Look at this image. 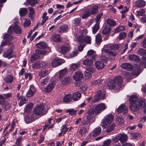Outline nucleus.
I'll return each mask as SVG.
<instances>
[{"label":"nucleus","instance_id":"nucleus-1","mask_svg":"<svg viewBox=\"0 0 146 146\" xmlns=\"http://www.w3.org/2000/svg\"><path fill=\"white\" fill-rule=\"evenodd\" d=\"M73 32L76 40L79 43H82L85 42L87 44H91V38L89 36H83L82 30L79 29H74L73 30Z\"/></svg>","mask_w":146,"mask_h":146},{"label":"nucleus","instance_id":"nucleus-2","mask_svg":"<svg viewBox=\"0 0 146 146\" xmlns=\"http://www.w3.org/2000/svg\"><path fill=\"white\" fill-rule=\"evenodd\" d=\"M114 117L111 114H108L105 117L102 121L103 125L106 128V131L107 133H109L113 130L115 126L114 124L110 125L113 121Z\"/></svg>","mask_w":146,"mask_h":146},{"label":"nucleus","instance_id":"nucleus-3","mask_svg":"<svg viewBox=\"0 0 146 146\" xmlns=\"http://www.w3.org/2000/svg\"><path fill=\"white\" fill-rule=\"evenodd\" d=\"M137 97L135 95L131 96L129 98V108L131 112H137L139 110L137 104Z\"/></svg>","mask_w":146,"mask_h":146},{"label":"nucleus","instance_id":"nucleus-4","mask_svg":"<svg viewBox=\"0 0 146 146\" xmlns=\"http://www.w3.org/2000/svg\"><path fill=\"white\" fill-rule=\"evenodd\" d=\"M122 79L121 76H118L114 80L109 82L107 84V87L109 89L112 90L114 89L115 87L116 83L118 86H121L122 83Z\"/></svg>","mask_w":146,"mask_h":146},{"label":"nucleus","instance_id":"nucleus-5","mask_svg":"<svg viewBox=\"0 0 146 146\" xmlns=\"http://www.w3.org/2000/svg\"><path fill=\"white\" fill-rule=\"evenodd\" d=\"M45 111L44 105L41 104L38 105L34 109V112L33 113L35 115V117L37 118L39 115H43L46 113Z\"/></svg>","mask_w":146,"mask_h":146},{"label":"nucleus","instance_id":"nucleus-6","mask_svg":"<svg viewBox=\"0 0 146 146\" xmlns=\"http://www.w3.org/2000/svg\"><path fill=\"white\" fill-rule=\"evenodd\" d=\"M105 92L103 90H98L94 98L92 100L93 103L96 102L98 101L100 99L103 100L105 97Z\"/></svg>","mask_w":146,"mask_h":146},{"label":"nucleus","instance_id":"nucleus-7","mask_svg":"<svg viewBox=\"0 0 146 146\" xmlns=\"http://www.w3.org/2000/svg\"><path fill=\"white\" fill-rule=\"evenodd\" d=\"M13 31L17 34H20L21 33L22 30L21 27L17 25L10 27L8 30V32L11 33Z\"/></svg>","mask_w":146,"mask_h":146},{"label":"nucleus","instance_id":"nucleus-8","mask_svg":"<svg viewBox=\"0 0 146 146\" xmlns=\"http://www.w3.org/2000/svg\"><path fill=\"white\" fill-rule=\"evenodd\" d=\"M98 12V10H87L84 12L82 15V18L86 19L92 15L96 14Z\"/></svg>","mask_w":146,"mask_h":146},{"label":"nucleus","instance_id":"nucleus-9","mask_svg":"<svg viewBox=\"0 0 146 146\" xmlns=\"http://www.w3.org/2000/svg\"><path fill=\"white\" fill-rule=\"evenodd\" d=\"M55 82V81H52L51 83L49 84L45 88L44 91L46 93H49L51 92L54 88Z\"/></svg>","mask_w":146,"mask_h":146},{"label":"nucleus","instance_id":"nucleus-10","mask_svg":"<svg viewBox=\"0 0 146 146\" xmlns=\"http://www.w3.org/2000/svg\"><path fill=\"white\" fill-rule=\"evenodd\" d=\"M137 104L139 107L144 109L145 111H146V104L145 100L144 99H138L137 98Z\"/></svg>","mask_w":146,"mask_h":146},{"label":"nucleus","instance_id":"nucleus-11","mask_svg":"<svg viewBox=\"0 0 146 146\" xmlns=\"http://www.w3.org/2000/svg\"><path fill=\"white\" fill-rule=\"evenodd\" d=\"M117 111L118 113L125 114L127 113V108L124 104H121L117 108Z\"/></svg>","mask_w":146,"mask_h":146},{"label":"nucleus","instance_id":"nucleus-12","mask_svg":"<svg viewBox=\"0 0 146 146\" xmlns=\"http://www.w3.org/2000/svg\"><path fill=\"white\" fill-rule=\"evenodd\" d=\"M37 119L35 115L32 113L30 116L27 115L25 117V120L26 123H28L32 122L33 121Z\"/></svg>","mask_w":146,"mask_h":146},{"label":"nucleus","instance_id":"nucleus-13","mask_svg":"<svg viewBox=\"0 0 146 146\" xmlns=\"http://www.w3.org/2000/svg\"><path fill=\"white\" fill-rule=\"evenodd\" d=\"M101 131V128L98 127L95 128L90 134L91 136L95 137L99 135Z\"/></svg>","mask_w":146,"mask_h":146},{"label":"nucleus","instance_id":"nucleus-14","mask_svg":"<svg viewBox=\"0 0 146 146\" xmlns=\"http://www.w3.org/2000/svg\"><path fill=\"white\" fill-rule=\"evenodd\" d=\"M106 109L105 106L104 104H101L98 105L95 107V113H99Z\"/></svg>","mask_w":146,"mask_h":146},{"label":"nucleus","instance_id":"nucleus-15","mask_svg":"<svg viewBox=\"0 0 146 146\" xmlns=\"http://www.w3.org/2000/svg\"><path fill=\"white\" fill-rule=\"evenodd\" d=\"M0 98H1L0 99V104L2 105V108L4 110H7L9 108L10 105L7 104L6 103H4V98L2 96H0Z\"/></svg>","mask_w":146,"mask_h":146},{"label":"nucleus","instance_id":"nucleus-16","mask_svg":"<svg viewBox=\"0 0 146 146\" xmlns=\"http://www.w3.org/2000/svg\"><path fill=\"white\" fill-rule=\"evenodd\" d=\"M63 60L61 59H54L52 63V66L55 67L57 66H58L63 63Z\"/></svg>","mask_w":146,"mask_h":146},{"label":"nucleus","instance_id":"nucleus-17","mask_svg":"<svg viewBox=\"0 0 146 146\" xmlns=\"http://www.w3.org/2000/svg\"><path fill=\"white\" fill-rule=\"evenodd\" d=\"M83 77V74L80 72L78 71L75 73L73 75V78L76 81H79L81 80Z\"/></svg>","mask_w":146,"mask_h":146},{"label":"nucleus","instance_id":"nucleus-18","mask_svg":"<svg viewBox=\"0 0 146 146\" xmlns=\"http://www.w3.org/2000/svg\"><path fill=\"white\" fill-rule=\"evenodd\" d=\"M36 91V89L33 85H31L29 90L27 93V97H29L33 96Z\"/></svg>","mask_w":146,"mask_h":146},{"label":"nucleus","instance_id":"nucleus-19","mask_svg":"<svg viewBox=\"0 0 146 146\" xmlns=\"http://www.w3.org/2000/svg\"><path fill=\"white\" fill-rule=\"evenodd\" d=\"M122 69L128 71H130L133 69V66L130 64L128 63H123L121 65Z\"/></svg>","mask_w":146,"mask_h":146},{"label":"nucleus","instance_id":"nucleus-20","mask_svg":"<svg viewBox=\"0 0 146 146\" xmlns=\"http://www.w3.org/2000/svg\"><path fill=\"white\" fill-rule=\"evenodd\" d=\"M68 29V26L66 25H64L60 26L58 27V32L63 33L64 32H67Z\"/></svg>","mask_w":146,"mask_h":146},{"label":"nucleus","instance_id":"nucleus-21","mask_svg":"<svg viewBox=\"0 0 146 146\" xmlns=\"http://www.w3.org/2000/svg\"><path fill=\"white\" fill-rule=\"evenodd\" d=\"M135 6L138 8L143 7L145 4V2L143 0H138L135 2Z\"/></svg>","mask_w":146,"mask_h":146},{"label":"nucleus","instance_id":"nucleus-22","mask_svg":"<svg viewBox=\"0 0 146 146\" xmlns=\"http://www.w3.org/2000/svg\"><path fill=\"white\" fill-rule=\"evenodd\" d=\"M91 119V117L90 116L86 115L83 118L81 123L84 125H87L90 122Z\"/></svg>","mask_w":146,"mask_h":146},{"label":"nucleus","instance_id":"nucleus-23","mask_svg":"<svg viewBox=\"0 0 146 146\" xmlns=\"http://www.w3.org/2000/svg\"><path fill=\"white\" fill-rule=\"evenodd\" d=\"M106 53L108 54V58L111 60H114L115 58V57L117 54L116 52L112 51L111 50Z\"/></svg>","mask_w":146,"mask_h":146},{"label":"nucleus","instance_id":"nucleus-24","mask_svg":"<svg viewBox=\"0 0 146 146\" xmlns=\"http://www.w3.org/2000/svg\"><path fill=\"white\" fill-rule=\"evenodd\" d=\"M50 73V72L45 69H43L39 73V76L40 77H44Z\"/></svg>","mask_w":146,"mask_h":146},{"label":"nucleus","instance_id":"nucleus-25","mask_svg":"<svg viewBox=\"0 0 146 146\" xmlns=\"http://www.w3.org/2000/svg\"><path fill=\"white\" fill-rule=\"evenodd\" d=\"M70 47L69 46L64 45L61 47L60 52L65 54L70 49Z\"/></svg>","mask_w":146,"mask_h":146},{"label":"nucleus","instance_id":"nucleus-26","mask_svg":"<svg viewBox=\"0 0 146 146\" xmlns=\"http://www.w3.org/2000/svg\"><path fill=\"white\" fill-rule=\"evenodd\" d=\"M128 58L130 60L132 61L138 62L139 61V57L136 55L131 54L129 56Z\"/></svg>","mask_w":146,"mask_h":146},{"label":"nucleus","instance_id":"nucleus-27","mask_svg":"<svg viewBox=\"0 0 146 146\" xmlns=\"http://www.w3.org/2000/svg\"><path fill=\"white\" fill-rule=\"evenodd\" d=\"M81 94L78 92H74L72 95V98L74 101H76L79 100L81 98Z\"/></svg>","mask_w":146,"mask_h":146},{"label":"nucleus","instance_id":"nucleus-28","mask_svg":"<svg viewBox=\"0 0 146 146\" xmlns=\"http://www.w3.org/2000/svg\"><path fill=\"white\" fill-rule=\"evenodd\" d=\"M95 66L98 69H102L104 67V63L100 61H96L95 63Z\"/></svg>","mask_w":146,"mask_h":146},{"label":"nucleus","instance_id":"nucleus-29","mask_svg":"<svg viewBox=\"0 0 146 146\" xmlns=\"http://www.w3.org/2000/svg\"><path fill=\"white\" fill-rule=\"evenodd\" d=\"M51 40L53 42H58L61 41L60 36L58 34L53 35L51 38Z\"/></svg>","mask_w":146,"mask_h":146},{"label":"nucleus","instance_id":"nucleus-30","mask_svg":"<svg viewBox=\"0 0 146 146\" xmlns=\"http://www.w3.org/2000/svg\"><path fill=\"white\" fill-rule=\"evenodd\" d=\"M88 132L87 129L85 127H81L78 131V133L81 137L85 135Z\"/></svg>","mask_w":146,"mask_h":146},{"label":"nucleus","instance_id":"nucleus-31","mask_svg":"<svg viewBox=\"0 0 146 146\" xmlns=\"http://www.w3.org/2000/svg\"><path fill=\"white\" fill-rule=\"evenodd\" d=\"M118 137L119 140L122 143L126 142L127 139V135L124 134H119L118 135Z\"/></svg>","mask_w":146,"mask_h":146},{"label":"nucleus","instance_id":"nucleus-32","mask_svg":"<svg viewBox=\"0 0 146 146\" xmlns=\"http://www.w3.org/2000/svg\"><path fill=\"white\" fill-rule=\"evenodd\" d=\"M14 80V77L11 75L7 76L4 78V81L7 83H11Z\"/></svg>","mask_w":146,"mask_h":146},{"label":"nucleus","instance_id":"nucleus-33","mask_svg":"<svg viewBox=\"0 0 146 146\" xmlns=\"http://www.w3.org/2000/svg\"><path fill=\"white\" fill-rule=\"evenodd\" d=\"M134 12L136 15L138 16H142L145 13V11L144 10H135Z\"/></svg>","mask_w":146,"mask_h":146},{"label":"nucleus","instance_id":"nucleus-34","mask_svg":"<svg viewBox=\"0 0 146 146\" xmlns=\"http://www.w3.org/2000/svg\"><path fill=\"white\" fill-rule=\"evenodd\" d=\"M48 49L49 50L48 51L47 50H36L35 51L36 52L40 54H41L42 55H46L47 54L48 52H50V48H48Z\"/></svg>","mask_w":146,"mask_h":146},{"label":"nucleus","instance_id":"nucleus-35","mask_svg":"<svg viewBox=\"0 0 146 146\" xmlns=\"http://www.w3.org/2000/svg\"><path fill=\"white\" fill-rule=\"evenodd\" d=\"M93 61L91 60L86 59L83 61V64L86 66H93Z\"/></svg>","mask_w":146,"mask_h":146},{"label":"nucleus","instance_id":"nucleus-36","mask_svg":"<svg viewBox=\"0 0 146 146\" xmlns=\"http://www.w3.org/2000/svg\"><path fill=\"white\" fill-rule=\"evenodd\" d=\"M13 53V50L11 48H10L5 52L3 56L5 57L8 58L11 56Z\"/></svg>","mask_w":146,"mask_h":146},{"label":"nucleus","instance_id":"nucleus-37","mask_svg":"<svg viewBox=\"0 0 146 146\" xmlns=\"http://www.w3.org/2000/svg\"><path fill=\"white\" fill-rule=\"evenodd\" d=\"M71 94L66 95L63 98V101L66 103H68L71 101Z\"/></svg>","mask_w":146,"mask_h":146},{"label":"nucleus","instance_id":"nucleus-38","mask_svg":"<svg viewBox=\"0 0 146 146\" xmlns=\"http://www.w3.org/2000/svg\"><path fill=\"white\" fill-rule=\"evenodd\" d=\"M111 48V45H110L109 44H106L104 45L103 48H102L101 51L102 52H104L105 53H106L111 49L109 48Z\"/></svg>","mask_w":146,"mask_h":146},{"label":"nucleus","instance_id":"nucleus-39","mask_svg":"<svg viewBox=\"0 0 146 146\" xmlns=\"http://www.w3.org/2000/svg\"><path fill=\"white\" fill-rule=\"evenodd\" d=\"M70 81V79L69 77H66L62 81L61 83L64 85H68L69 84Z\"/></svg>","mask_w":146,"mask_h":146},{"label":"nucleus","instance_id":"nucleus-40","mask_svg":"<svg viewBox=\"0 0 146 146\" xmlns=\"http://www.w3.org/2000/svg\"><path fill=\"white\" fill-rule=\"evenodd\" d=\"M36 53L33 55L31 57V61L33 62L34 60H37L40 57V55L38 52H36Z\"/></svg>","mask_w":146,"mask_h":146},{"label":"nucleus","instance_id":"nucleus-41","mask_svg":"<svg viewBox=\"0 0 146 146\" xmlns=\"http://www.w3.org/2000/svg\"><path fill=\"white\" fill-rule=\"evenodd\" d=\"M47 14L46 12H44L43 13L42 17V20L41 23V25H43L48 19V17L46 16Z\"/></svg>","mask_w":146,"mask_h":146},{"label":"nucleus","instance_id":"nucleus-42","mask_svg":"<svg viewBox=\"0 0 146 146\" xmlns=\"http://www.w3.org/2000/svg\"><path fill=\"white\" fill-rule=\"evenodd\" d=\"M33 106V104L32 103H29L27 105L26 107L25 108V111L27 112H29L31 110Z\"/></svg>","mask_w":146,"mask_h":146},{"label":"nucleus","instance_id":"nucleus-43","mask_svg":"<svg viewBox=\"0 0 146 146\" xmlns=\"http://www.w3.org/2000/svg\"><path fill=\"white\" fill-rule=\"evenodd\" d=\"M49 79L50 78L48 76H47L46 78L42 80L40 82V85L43 86L46 84L48 83Z\"/></svg>","mask_w":146,"mask_h":146},{"label":"nucleus","instance_id":"nucleus-44","mask_svg":"<svg viewBox=\"0 0 146 146\" xmlns=\"http://www.w3.org/2000/svg\"><path fill=\"white\" fill-rule=\"evenodd\" d=\"M99 23H96L94 26L92 27V33L94 34H95L99 29Z\"/></svg>","mask_w":146,"mask_h":146},{"label":"nucleus","instance_id":"nucleus-45","mask_svg":"<svg viewBox=\"0 0 146 146\" xmlns=\"http://www.w3.org/2000/svg\"><path fill=\"white\" fill-rule=\"evenodd\" d=\"M103 81L102 79L97 80L92 82L91 83L92 85L98 86Z\"/></svg>","mask_w":146,"mask_h":146},{"label":"nucleus","instance_id":"nucleus-46","mask_svg":"<svg viewBox=\"0 0 146 146\" xmlns=\"http://www.w3.org/2000/svg\"><path fill=\"white\" fill-rule=\"evenodd\" d=\"M107 23L110 26L112 27L115 26L116 24L115 21L111 19H108L107 20Z\"/></svg>","mask_w":146,"mask_h":146},{"label":"nucleus","instance_id":"nucleus-47","mask_svg":"<svg viewBox=\"0 0 146 146\" xmlns=\"http://www.w3.org/2000/svg\"><path fill=\"white\" fill-rule=\"evenodd\" d=\"M115 120L118 124H123L124 122L123 119L120 116H117L115 118Z\"/></svg>","mask_w":146,"mask_h":146},{"label":"nucleus","instance_id":"nucleus-48","mask_svg":"<svg viewBox=\"0 0 146 146\" xmlns=\"http://www.w3.org/2000/svg\"><path fill=\"white\" fill-rule=\"evenodd\" d=\"M125 30V27L124 26H119L117 27L115 29V32L116 33H118L121 31H124Z\"/></svg>","mask_w":146,"mask_h":146},{"label":"nucleus","instance_id":"nucleus-49","mask_svg":"<svg viewBox=\"0 0 146 146\" xmlns=\"http://www.w3.org/2000/svg\"><path fill=\"white\" fill-rule=\"evenodd\" d=\"M121 46V45L120 44H113L111 45V49L114 50H119Z\"/></svg>","mask_w":146,"mask_h":146},{"label":"nucleus","instance_id":"nucleus-50","mask_svg":"<svg viewBox=\"0 0 146 146\" xmlns=\"http://www.w3.org/2000/svg\"><path fill=\"white\" fill-rule=\"evenodd\" d=\"M79 66V64L75 63H73L71 64L70 67V69L73 71L76 70Z\"/></svg>","mask_w":146,"mask_h":146},{"label":"nucleus","instance_id":"nucleus-51","mask_svg":"<svg viewBox=\"0 0 146 146\" xmlns=\"http://www.w3.org/2000/svg\"><path fill=\"white\" fill-rule=\"evenodd\" d=\"M111 28L109 26H106L104 27L102 33L104 35H106L109 33L111 30Z\"/></svg>","mask_w":146,"mask_h":146},{"label":"nucleus","instance_id":"nucleus-52","mask_svg":"<svg viewBox=\"0 0 146 146\" xmlns=\"http://www.w3.org/2000/svg\"><path fill=\"white\" fill-rule=\"evenodd\" d=\"M138 54L141 56H146V50L143 48H140L137 51Z\"/></svg>","mask_w":146,"mask_h":146},{"label":"nucleus","instance_id":"nucleus-53","mask_svg":"<svg viewBox=\"0 0 146 146\" xmlns=\"http://www.w3.org/2000/svg\"><path fill=\"white\" fill-rule=\"evenodd\" d=\"M36 45L37 47L40 48H44L46 46V44L44 42L37 43Z\"/></svg>","mask_w":146,"mask_h":146},{"label":"nucleus","instance_id":"nucleus-54","mask_svg":"<svg viewBox=\"0 0 146 146\" xmlns=\"http://www.w3.org/2000/svg\"><path fill=\"white\" fill-rule=\"evenodd\" d=\"M66 112L67 113L70 114L71 115H75L76 112V110H74L73 109H69L66 110Z\"/></svg>","mask_w":146,"mask_h":146},{"label":"nucleus","instance_id":"nucleus-55","mask_svg":"<svg viewBox=\"0 0 146 146\" xmlns=\"http://www.w3.org/2000/svg\"><path fill=\"white\" fill-rule=\"evenodd\" d=\"M4 38L5 40L9 42V41L12 40L13 37L11 35L8 34H5L4 35Z\"/></svg>","mask_w":146,"mask_h":146},{"label":"nucleus","instance_id":"nucleus-56","mask_svg":"<svg viewBox=\"0 0 146 146\" xmlns=\"http://www.w3.org/2000/svg\"><path fill=\"white\" fill-rule=\"evenodd\" d=\"M11 45L12 47H14V44H13L10 42L5 40V41L3 42L1 45V46H3L6 45Z\"/></svg>","mask_w":146,"mask_h":146},{"label":"nucleus","instance_id":"nucleus-57","mask_svg":"<svg viewBox=\"0 0 146 146\" xmlns=\"http://www.w3.org/2000/svg\"><path fill=\"white\" fill-rule=\"evenodd\" d=\"M140 64L142 66L146 68V57H142Z\"/></svg>","mask_w":146,"mask_h":146},{"label":"nucleus","instance_id":"nucleus-58","mask_svg":"<svg viewBox=\"0 0 146 146\" xmlns=\"http://www.w3.org/2000/svg\"><path fill=\"white\" fill-rule=\"evenodd\" d=\"M18 101H20L19 103V105L20 106H21L24 104L26 103L27 101L26 98L24 97L20 99Z\"/></svg>","mask_w":146,"mask_h":146},{"label":"nucleus","instance_id":"nucleus-59","mask_svg":"<svg viewBox=\"0 0 146 146\" xmlns=\"http://www.w3.org/2000/svg\"><path fill=\"white\" fill-rule=\"evenodd\" d=\"M111 142L110 139H107L104 141L102 146H109Z\"/></svg>","mask_w":146,"mask_h":146},{"label":"nucleus","instance_id":"nucleus-60","mask_svg":"<svg viewBox=\"0 0 146 146\" xmlns=\"http://www.w3.org/2000/svg\"><path fill=\"white\" fill-rule=\"evenodd\" d=\"M31 24V21L29 19H26L24 22L23 25L25 27H27L30 25Z\"/></svg>","mask_w":146,"mask_h":146},{"label":"nucleus","instance_id":"nucleus-61","mask_svg":"<svg viewBox=\"0 0 146 146\" xmlns=\"http://www.w3.org/2000/svg\"><path fill=\"white\" fill-rule=\"evenodd\" d=\"M101 36L100 34H98L96 36V41L97 43H99L102 41Z\"/></svg>","mask_w":146,"mask_h":146},{"label":"nucleus","instance_id":"nucleus-62","mask_svg":"<svg viewBox=\"0 0 146 146\" xmlns=\"http://www.w3.org/2000/svg\"><path fill=\"white\" fill-rule=\"evenodd\" d=\"M29 17L31 20H33L35 15L34 10H29Z\"/></svg>","mask_w":146,"mask_h":146},{"label":"nucleus","instance_id":"nucleus-63","mask_svg":"<svg viewBox=\"0 0 146 146\" xmlns=\"http://www.w3.org/2000/svg\"><path fill=\"white\" fill-rule=\"evenodd\" d=\"M126 36V34L125 32H123L120 33L119 35V39L121 40L124 39Z\"/></svg>","mask_w":146,"mask_h":146},{"label":"nucleus","instance_id":"nucleus-64","mask_svg":"<svg viewBox=\"0 0 146 146\" xmlns=\"http://www.w3.org/2000/svg\"><path fill=\"white\" fill-rule=\"evenodd\" d=\"M68 129L66 125H63L61 127V130L63 132V134H65Z\"/></svg>","mask_w":146,"mask_h":146}]
</instances>
